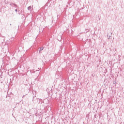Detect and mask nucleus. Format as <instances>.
Returning a JSON list of instances; mask_svg holds the SVG:
<instances>
[{
    "label": "nucleus",
    "mask_w": 124,
    "mask_h": 124,
    "mask_svg": "<svg viewBox=\"0 0 124 124\" xmlns=\"http://www.w3.org/2000/svg\"><path fill=\"white\" fill-rule=\"evenodd\" d=\"M89 31L88 29H86L85 30V31L84 32V33H87V32H89Z\"/></svg>",
    "instance_id": "f257e3e1"
},
{
    "label": "nucleus",
    "mask_w": 124,
    "mask_h": 124,
    "mask_svg": "<svg viewBox=\"0 0 124 124\" xmlns=\"http://www.w3.org/2000/svg\"><path fill=\"white\" fill-rule=\"evenodd\" d=\"M28 10H31V6H30L28 7Z\"/></svg>",
    "instance_id": "f03ea898"
},
{
    "label": "nucleus",
    "mask_w": 124,
    "mask_h": 124,
    "mask_svg": "<svg viewBox=\"0 0 124 124\" xmlns=\"http://www.w3.org/2000/svg\"><path fill=\"white\" fill-rule=\"evenodd\" d=\"M21 19H24V18H25V15L21 14Z\"/></svg>",
    "instance_id": "7ed1b4c3"
},
{
    "label": "nucleus",
    "mask_w": 124,
    "mask_h": 124,
    "mask_svg": "<svg viewBox=\"0 0 124 124\" xmlns=\"http://www.w3.org/2000/svg\"><path fill=\"white\" fill-rule=\"evenodd\" d=\"M44 48L43 47H40V50H39V53H40V51H42L43 50Z\"/></svg>",
    "instance_id": "20e7f679"
},
{
    "label": "nucleus",
    "mask_w": 124,
    "mask_h": 124,
    "mask_svg": "<svg viewBox=\"0 0 124 124\" xmlns=\"http://www.w3.org/2000/svg\"><path fill=\"white\" fill-rule=\"evenodd\" d=\"M13 5H14V6H15V7H18V6L16 4H13Z\"/></svg>",
    "instance_id": "39448f33"
},
{
    "label": "nucleus",
    "mask_w": 124,
    "mask_h": 124,
    "mask_svg": "<svg viewBox=\"0 0 124 124\" xmlns=\"http://www.w3.org/2000/svg\"><path fill=\"white\" fill-rule=\"evenodd\" d=\"M112 37L111 36H109L108 35V39H111V38Z\"/></svg>",
    "instance_id": "423d86ee"
},
{
    "label": "nucleus",
    "mask_w": 124,
    "mask_h": 124,
    "mask_svg": "<svg viewBox=\"0 0 124 124\" xmlns=\"http://www.w3.org/2000/svg\"><path fill=\"white\" fill-rule=\"evenodd\" d=\"M39 100H37V102H38L39 103V102H40V100L39 99H38Z\"/></svg>",
    "instance_id": "0eeeda50"
},
{
    "label": "nucleus",
    "mask_w": 124,
    "mask_h": 124,
    "mask_svg": "<svg viewBox=\"0 0 124 124\" xmlns=\"http://www.w3.org/2000/svg\"><path fill=\"white\" fill-rule=\"evenodd\" d=\"M13 4H14V3H11V4H10V5H11V6H13Z\"/></svg>",
    "instance_id": "6e6552de"
},
{
    "label": "nucleus",
    "mask_w": 124,
    "mask_h": 124,
    "mask_svg": "<svg viewBox=\"0 0 124 124\" xmlns=\"http://www.w3.org/2000/svg\"><path fill=\"white\" fill-rule=\"evenodd\" d=\"M34 100V96H33V99H32V101Z\"/></svg>",
    "instance_id": "1a4fd4ad"
},
{
    "label": "nucleus",
    "mask_w": 124,
    "mask_h": 124,
    "mask_svg": "<svg viewBox=\"0 0 124 124\" xmlns=\"http://www.w3.org/2000/svg\"><path fill=\"white\" fill-rule=\"evenodd\" d=\"M18 14H22V12H20L19 13H18Z\"/></svg>",
    "instance_id": "9d476101"
},
{
    "label": "nucleus",
    "mask_w": 124,
    "mask_h": 124,
    "mask_svg": "<svg viewBox=\"0 0 124 124\" xmlns=\"http://www.w3.org/2000/svg\"><path fill=\"white\" fill-rule=\"evenodd\" d=\"M15 11H16V12H17V11H18V10L16 9V10H15Z\"/></svg>",
    "instance_id": "9b49d317"
},
{
    "label": "nucleus",
    "mask_w": 124,
    "mask_h": 124,
    "mask_svg": "<svg viewBox=\"0 0 124 124\" xmlns=\"http://www.w3.org/2000/svg\"><path fill=\"white\" fill-rule=\"evenodd\" d=\"M61 38H62V37H61ZM60 40H62V38H61Z\"/></svg>",
    "instance_id": "f8f14e48"
},
{
    "label": "nucleus",
    "mask_w": 124,
    "mask_h": 124,
    "mask_svg": "<svg viewBox=\"0 0 124 124\" xmlns=\"http://www.w3.org/2000/svg\"><path fill=\"white\" fill-rule=\"evenodd\" d=\"M10 26H11V24H10Z\"/></svg>",
    "instance_id": "ddd939ff"
},
{
    "label": "nucleus",
    "mask_w": 124,
    "mask_h": 124,
    "mask_svg": "<svg viewBox=\"0 0 124 124\" xmlns=\"http://www.w3.org/2000/svg\"><path fill=\"white\" fill-rule=\"evenodd\" d=\"M19 27H20V26L18 25V28H19Z\"/></svg>",
    "instance_id": "4468645a"
}]
</instances>
